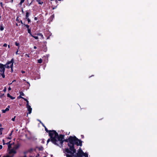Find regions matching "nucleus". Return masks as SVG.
<instances>
[{
  "instance_id": "obj_26",
  "label": "nucleus",
  "mask_w": 157,
  "mask_h": 157,
  "mask_svg": "<svg viewBox=\"0 0 157 157\" xmlns=\"http://www.w3.org/2000/svg\"><path fill=\"white\" fill-rule=\"evenodd\" d=\"M4 129L3 128H0V134L1 135L2 134V130Z\"/></svg>"
},
{
  "instance_id": "obj_23",
  "label": "nucleus",
  "mask_w": 157,
  "mask_h": 157,
  "mask_svg": "<svg viewBox=\"0 0 157 157\" xmlns=\"http://www.w3.org/2000/svg\"><path fill=\"white\" fill-rule=\"evenodd\" d=\"M83 155H84L85 157H88V154L86 153H84V154H83Z\"/></svg>"
},
{
  "instance_id": "obj_50",
  "label": "nucleus",
  "mask_w": 157,
  "mask_h": 157,
  "mask_svg": "<svg viewBox=\"0 0 157 157\" xmlns=\"http://www.w3.org/2000/svg\"><path fill=\"white\" fill-rule=\"evenodd\" d=\"M21 73H25V71H21Z\"/></svg>"
},
{
  "instance_id": "obj_9",
  "label": "nucleus",
  "mask_w": 157,
  "mask_h": 157,
  "mask_svg": "<svg viewBox=\"0 0 157 157\" xmlns=\"http://www.w3.org/2000/svg\"><path fill=\"white\" fill-rule=\"evenodd\" d=\"M30 14V13L29 12L26 11V14L25 16V19L29 18V16Z\"/></svg>"
},
{
  "instance_id": "obj_5",
  "label": "nucleus",
  "mask_w": 157,
  "mask_h": 157,
  "mask_svg": "<svg viewBox=\"0 0 157 157\" xmlns=\"http://www.w3.org/2000/svg\"><path fill=\"white\" fill-rule=\"evenodd\" d=\"M6 68L4 65L0 63V75L3 78H5V75L4 72L5 71V69Z\"/></svg>"
},
{
  "instance_id": "obj_40",
  "label": "nucleus",
  "mask_w": 157,
  "mask_h": 157,
  "mask_svg": "<svg viewBox=\"0 0 157 157\" xmlns=\"http://www.w3.org/2000/svg\"><path fill=\"white\" fill-rule=\"evenodd\" d=\"M18 97V98H22H22H23V97H22L21 96V95H19V96Z\"/></svg>"
},
{
  "instance_id": "obj_38",
  "label": "nucleus",
  "mask_w": 157,
  "mask_h": 157,
  "mask_svg": "<svg viewBox=\"0 0 157 157\" xmlns=\"http://www.w3.org/2000/svg\"><path fill=\"white\" fill-rule=\"evenodd\" d=\"M25 57H29V55H28V54H26L25 55Z\"/></svg>"
},
{
  "instance_id": "obj_55",
  "label": "nucleus",
  "mask_w": 157,
  "mask_h": 157,
  "mask_svg": "<svg viewBox=\"0 0 157 157\" xmlns=\"http://www.w3.org/2000/svg\"><path fill=\"white\" fill-rule=\"evenodd\" d=\"M7 139L11 140V137H8L7 138Z\"/></svg>"
},
{
  "instance_id": "obj_43",
  "label": "nucleus",
  "mask_w": 157,
  "mask_h": 157,
  "mask_svg": "<svg viewBox=\"0 0 157 157\" xmlns=\"http://www.w3.org/2000/svg\"><path fill=\"white\" fill-rule=\"evenodd\" d=\"M13 157V156H10L9 155H7V156H3V157Z\"/></svg>"
},
{
  "instance_id": "obj_64",
  "label": "nucleus",
  "mask_w": 157,
  "mask_h": 157,
  "mask_svg": "<svg viewBox=\"0 0 157 157\" xmlns=\"http://www.w3.org/2000/svg\"><path fill=\"white\" fill-rule=\"evenodd\" d=\"M12 83H10V84H9V85H10H10H11V84H12Z\"/></svg>"
},
{
  "instance_id": "obj_25",
  "label": "nucleus",
  "mask_w": 157,
  "mask_h": 157,
  "mask_svg": "<svg viewBox=\"0 0 157 157\" xmlns=\"http://www.w3.org/2000/svg\"><path fill=\"white\" fill-rule=\"evenodd\" d=\"M19 93L20 95L21 96H24L25 95L24 93L22 91L20 92Z\"/></svg>"
},
{
  "instance_id": "obj_2",
  "label": "nucleus",
  "mask_w": 157,
  "mask_h": 157,
  "mask_svg": "<svg viewBox=\"0 0 157 157\" xmlns=\"http://www.w3.org/2000/svg\"><path fill=\"white\" fill-rule=\"evenodd\" d=\"M48 134L51 139V141L55 145L56 144L57 140L59 136L57 132L55 130H50Z\"/></svg>"
},
{
  "instance_id": "obj_37",
  "label": "nucleus",
  "mask_w": 157,
  "mask_h": 157,
  "mask_svg": "<svg viewBox=\"0 0 157 157\" xmlns=\"http://www.w3.org/2000/svg\"><path fill=\"white\" fill-rule=\"evenodd\" d=\"M3 46L5 47H6L7 46V44L6 43L4 44Z\"/></svg>"
},
{
  "instance_id": "obj_35",
  "label": "nucleus",
  "mask_w": 157,
  "mask_h": 157,
  "mask_svg": "<svg viewBox=\"0 0 157 157\" xmlns=\"http://www.w3.org/2000/svg\"><path fill=\"white\" fill-rule=\"evenodd\" d=\"M50 141H51V139H50H50H48V140H47V144H48Z\"/></svg>"
},
{
  "instance_id": "obj_27",
  "label": "nucleus",
  "mask_w": 157,
  "mask_h": 157,
  "mask_svg": "<svg viewBox=\"0 0 157 157\" xmlns=\"http://www.w3.org/2000/svg\"><path fill=\"white\" fill-rule=\"evenodd\" d=\"M19 17L18 16L17 17L16 19V21H17L18 23H20V21L18 19Z\"/></svg>"
},
{
  "instance_id": "obj_1",
  "label": "nucleus",
  "mask_w": 157,
  "mask_h": 157,
  "mask_svg": "<svg viewBox=\"0 0 157 157\" xmlns=\"http://www.w3.org/2000/svg\"><path fill=\"white\" fill-rule=\"evenodd\" d=\"M69 143L67 144L69 148H65L63 149V152L65 153H71V151L73 153L75 152V145L77 146H82V141L78 139L75 136H70L69 137Z\"/></svg>"
},
{
  "instance_id": "obj_53",
  "label": "nucleus",
  "mask_w": 157,
  "mask_h": 157,
  "mask_svg": "<svg viewBox=\"0 0 157 157\" xmlns=\"http://www.w3.org/2000/svg\"><path fill=\"white\" fill-rule=\"evenodd\" d=\"M11 90V88L10 87H9L8 88V90Z\"/></svg>"
},
{
  "instance_id": "obj_59",
  "label": "nucleus",
  "mask_w": 157,
  "mask_h": 157,
  "mask_svg": "<svg viewBox=\"0 0 157 157\" xmlns=\"http://www.w3.org/2000/svg\"><path fill=\"white\" fill-rule=\"evenodd\" d=\"M16 25L17 26H18V24H17V23H16Z\"/></svg>"
},
{
  "instance_id": "obj_8",
  "label": "nucleus",
  "mask_w": 157,
  "mask_h": 157,
  "mask_svg": "<svg viewBox=\"0 0 157 157\" xmlns=\"http://www.w3.org/2000/svg\"><path fill=\"white\" fill-rule=\"evenodd\" d=\"M16 153V150L14 149L13 148L11 149L9 152V153L10 154L13 153V154H15Z\"/></svg>"
},
{
  "instance_id": "obj_7",
  "label": "nucleus",
  "mask_w": 157,
  "mask_h": 157,
  "mask_svg": "<svg viewBox=\"0 0 157 157\" xmlns=\"http://www.w3.org/2000/svg\"><path fill=\"white\" fill-rule=\"evenodd\" d=\"M26 107L27 108L28 111H29L28 113L30 114L32 112V108L29 105L26 106Z\"/></svg>"
},
{
  "instance_id": "obj_46",
  "label": "nucleus",
  "mask_w": 157,
  "mask_h": 157,
  "mask_svg": "<svg viewBox=\"0 0 157 157\" xmlns=\"http://www.w3.org/2000/svg\"><path fill=\"white\" fill-rule=\"evenodd\" d=\"M6 87H5L4 88V89L3 90V91H4V92H6Z\"/></svg>"
},
{
  "instance_id": "obj_41",
  "label": "nucleus",
  "mask_w": 157,
  "mask_h": 157,
  "mask_svg": "<svg viewBox=\"0 0 157 157\" xmlns=\"http://www.w3.org/2000/svg\"><path fill=\"white\" fill-rule=\"evenodd\" d=\"M47 51V49L46 48H45L44 49L43 51L44 52H46Z\"/></svg>"
},
{
  "instance_id": "obj_28",
  "label": "nucleus",
  "mask_w": 157,
  "mask_h": 157,
  "mask_svg": "<svg viewBox=\"0 0 157 157\" xmlns=\"http://www.w3.org/2000/svg\"><path fill=\"white\" fill-rule=\"evenodd\" d=\"M37 35L38 36H41L42 38H43V35L41 33H38Z\"/></svg>"
},
{
  "instance_id": "obj_58",
  "label": "nucleus",
  "mask_w": 157,
  "mask_h": 157,
  "mask_svg": "<svg viewBox=\"0 0 157 157\" xmlns=\"http://www.w3.org/2000/svg\"><path fill=\"white\" fill-rule=\"evenodd\" d=\"M8 47L9 48H10V46L9 45H8Z\"/></svg>"
},
{
  "instance_id": "obj_29",
  "label": "nucleus",
  "mask_w": 157,
  "mask_h": 157,
  "mask_svg": "<svg viewBox=\"0 0 157 157\" xmlns=\"http://www.w3.org/2000/svg\"><path fill=\"white\" fill-rule=\"evenodd\" d=\"M0 4L1 6L2 7V8L3 9H4V7H3V4L2 3V2H0Z\"/></svg>"
},
{
  "instance_id": "obj_52",
  "label": "nucleus",
  "mask_w": 157,
  "mask_h": 157,
  "mask_svg": "<svg viewBox=\"0 0 157 157\" xmlns=\"http://www.w3.org/2000/svg\"><path fill=\"white\" fill-rule=\"evenodd\" d=\"M18 147H19V146H17L15 147V149H17L18 148Z\"/></svg>"
},
{
  "instance_id": "obj_45",
  "label": "nucleus",
  "mask_w": 157,
  "mask_h": 157,
  "mask_svg": "<svg viewBox=\"0 0 157 157\" xmlns=\"http://www.w3.org/2000/svg\"><path fill=\"white\" fill-rule=\"evenodd\" d=\"M81 138H82V139L84 138V135H81Z\"/></svg>"
},
{
  "instance_id": "obj_42",
  "label": "nucleus",
  "mask_w": 157,
  "mask_h": 157,
  "mask_svg": "<svg viewBox=\"0 0 157 157\" xmlns=\"http://www.w3.org/2000/svg\"><path fill=\"white\" fill-rule=\"evenodd\" d=\"M22 99H24V101H27V99H26V98H23V97L22 98Z\"/></svg>"
},
{
  "instance_id": "obj_44",
  "label": "nucleus",
  "mask_w": 157,
  "mask_h": 157,
  "mask_svg": "<svg viewBox=\"0 0 157 157\" xmlns=\"http://www.w3.org/2000/svg\"><path fill=\"white\" fill-rule=\"evenodd\" d=\"M40 123L42 125V126L44 127V126H45L43 124V123H42L41 121H40Z\"/></svg>"
},
{
  "instance_id": "obj_33",
  "label": "nucleus",
  "mask_w": 157,
  "mask_h": 157,
  "mask_svg": "<svg viewBox=\"0 0 157 157\" xmlns=\"http://www.w3.org/2000/svg\"><path fill=\"white\" fill-rule=\"evenodd\" d=\"M54 17V15H52L50 17V18H51L52 19H53Z\"/></svg>"
},
{
  "instance_id": "obj_20",
  "label": "nucleus",
  "mask_w": 157,
  "mask_h": 157,
  "mask_svg": "<svg viewBox=\"0 0 157 157\" xmlns=\"http://www.w3.org/2000/svg\"><path fill=\"white\" fill-rule=\"evenodd\" d=\"M24 25H25L27 28V29H30L29 28V25H27V24H24Z\"/></svg>"
},
{
  "instance_id": "obj_60",
  "label": "nucleus",
  "mask_w": 157,
  "mask_h": 157,
  "mask_svg": "<svg viewBox=\"0 0 157 157\" xmlns=\"http://www.w3.org/2000/svg\"><path fill=\"white\" fill-rule=\"evenodd\" d=\"M13 0H11V2H13Z\"/></svg>"
},
{
  "instance_id": "obj_51",
  "label": "nucleus",
  "mask_w": 157,
  "mask_h": 157,
  "mask_svg": "<svg viewBox=\"0 0 157 157\" xmlns=\"http://www.w3.org/2000/svg\"><path fill=\"white\" fill-rule=\"evenodd\" d=\"M26 82L27 84H29V86H30V83H29V82Z\"/></svg>"
},
{
  "instance_id": "obj_57",
  "label": "nucleus",
  "mask_w": 157,
  "mask_h": 157,
  "mask_svg": "<svg viewBox=\"0 0 157 157\" xmlns=\"http://www.w3.org/2000/svg\"><path fill=\"white\" fill-rule=\"evenodd\" d=\"M7 108H8V109H9V108H10V106L9 105H8Z\"/></svg>"
},
{
  "instance_id": "obj_21",
  "label": "nucleus",
  "mask_w": 157,
  "mask_h": 157,
  "mask_svg": "<svg viewBox=\"0 0 157 157\" xmlns=\"http://www.w3.org/2000/svg\"><path fill=\"white\" fill-rule=\"evenodd\" d=\"M26 19L28 21V24H30L31 23V20L29 18ZM25 20H26V19H25Z\"/></svg>"
},
{
  "instance_id": "obj_31",
  "label": "nucleus",
  "mask_w": 157,
  "mask_h": 157,
  "mask_svg": "<svg viewBox=\"0 0 157 157\" xmlns=\"http://www.w3.org/2000/svg\"><path fill=\"white\" fill-rule=\"evenodd\" d=\"M15 117H16V116H14V117L12 119V120L13 121H15Z\"/></svg>"
},
{
  "instance_id": "obj_63",
  "label": "nucleus",
  "mask_w": 157,
  "mask_h": 157,
  "mask_svg": "<svg viewBox=\"0 0 157 157\" xmlns=\"http://www.w3.org/2000/svg\"><path fill=\"white\" fill-rule=\"evenodd\" d=\"M2 126V124H0V127L1 126Z\"/></svg>"
},
{
  "instance_id": "obj_17",
  "label": "nucleus",
  "mask_w": 157,
  "mask_h": 157,
  "mask_svg": "<svg viewBox=\"0 0 157 157\" xmlns=\"http://www.w3.org/2000/svg\"><path fill=\"white\" fill-rule=\"evenodd\" d=\"M27 1L28 2L27 3V5L28 6H30L32 4V2H33V1H32L31 2V3H29V2H28V0H27Z\"/></svg>"
},
{
  "instance_id": "obj_12",
  "label": "nucleus",
  "mask_w": 157,
  "mask_h": 157,
  "mask_svg": "<svg viewBox=\"0 0 157 157\" xmlns=\"http://www.w3.org/2000/svg\"><path fill=\"white\" fill-rule=\"evenodd\" d=\"M4 29V27L2 24L0 26V30L2 31Z\"/></svg>"
},
{
  "instance_id": "obj_47",
  "label": "nucleus",
  "mask_w": 157,
  "mask_h": 157,
  "mask_svg": "<svg viewBox=\"0 0 157 157\" xmlns=\"http://www.w3.org/2000/svg\"><path fill=\"white\" fill-rule=\"evenodd\" d=\"M2 148V145H0V150Z\"/></svg>"
},
{
  "instance_id": "obj_49",
  "label": "nucleus",
  "mask_w": 157,
  "mask_h": 157,
  "mask_svg": "<svg viewBox=\"0 0 157 157\" xmlns=\"http://www.w3.org/2000/svg\"><path fill=\"white\" fill-rule=\"evenodd\" d=\"M18 50H17V52H16V55H18Z\"/></svg>"
},
{
  "instance_id": "obj_13",
  "label": "nucleus",
  "mask_w": 157,
  "mask_h": 157,
  "mask_svg": "<svg viewBox=\"0 0 157 157\" xmlns=\"http://www.w3.org/2000/svg\"><path fill=\"white\" fill-rule=\"evenodd\" d=\"M27 30H28V33H29L30 34V36H33V34H32V33L31 32V29H27Z\"/></svg>"
},
{
  "instance_id": "obj_48",
  "label": "nucleus",
  "mask_w": 157,
  "mask_h": 157,
  "mask_svg": "<svg viewBox=\"0 0 157 157\" xmlns=\"http://www.w3.org/2000/svg\"><path fill=\"white\" fill-rule=\"evenodd\" d=\"M34 20H37V17H34Z\"/></svg>"
},
{
  "instance_id": "obj_36",
  "label": "nucleus",
  "mask_w": 157,
  "mask_h": 157,
  "mask_svg": "<svg viewBox=\"0 0 157 157\" xmlns=\"http://www.w3.org/2000/svg\"><path fill=\"white\" fill-rule=\"evenodd\" d=\"M11 142V141H9L8 142H7V143H6V144L7 145H9L10 144H10V143Z\"/></svg>"
},
{
  "instance_id": "obj_32",
  "label": "nucleus",
  "mask_w": 157,
  "mask_h": 157,
  "mask_svg": "<svg viewBox=\"0 0 157 157\" xmlns=\"http://www.w3.org/2000/svg\"><path fill=\"white\" fill-rule=\"evenodd\" d=\"M2 142L3 145H4L6 144V143H5V140L4 139L2 140Z\"/></svg>"
},
{
  "instance_id": "obj_22",
  "label": "nucleus",
  "mask_w": 157,
  "mask_h": 157,
  "mask_svg": "<svg viewBox=\"0 0 157 157\" xmlns=\"http://www.w3.org/2000/svg\"><path fill=\"white\" fill-rule=\"evenodd\" d=\"M15 44L16 46H18V48H19L20 46L19 44L17 42L15 43Z\"/></svg>"
},
{
  "instance_id": "obj_3",
  "label": "nucleus",
  "mask_w": 157,
  "mask_h": 157,
  "mask_svg": "<svg viewBox=\"0 0 157 157\" xmlns=\"http://www.w3.org/2000/svg\"><path fill=\"white\" fill-rule=\"evenodd\" d=\"M64 154V155L67 157H82L84 152L80 148L77 153H76V150H75V152L74 153H73L72 151H71V153H65Z\"/></svg>"
},
{
  "instance_id": "obj_54",
  "label": "nucleus",
  "mask_w": 157,
  "mask_h": 157,
  "mask_svg": "<svg viewBox=\"0 0 157 157\" xmlns=\"http://www.w3.org/2000/svg\"><path fill=\"white\" fill-rule=\"evenodd\" d=\"M20 22H21V23L22 24H23V22H22V21L21 20V21H20Z\"/></svg>"
},
{
  "instance_id": "obj_30",
  "label": "nucleus",
  "mask_w": 157,
  "mask_h": 157,
  "mask_svg": "<svg viewBox=\"0 0 157 157\" xmlns=\"http://www.w3.org/2000/svg\"><path fill=\"white\" fill-rule=\"evenodd\" d=\"M13 132V130H12L11 131L10 133L9 134V136H11V135H12V134Z\"/></svg>"
},
{
  "instance_id": "obj_39",
  "label": "nucleus",
  "mask_w": 157,
  "mask_h": 157,
  "mask_svg": "<svg viewBox=\"0 0 157 157\" xmlns=\"http://www.w3.org/2000/svg\"><path fill=\"white\" fill-rule=\"evenodd\" d=\"M26 102H27L26 106L29 105V101L28 100H27V101H26Z\"/></svg>"
},
{
  "instance_id": "obj_61",
  "label": "nucleus",
  "mask_w": 157,
  "mask_h": 157,
  "mask_svg": "<svg viewBox=\"0 0 157 157\" xmlns=\"http://www.w3.org/2000/svg\"><path fill=\"white\" fill-rule=\"evenodd\" d=\"M23 80L24 81H25V82L26 81V80H25V79H23Z\"/></svg>"
},
{
  "instance_id": "obj_24",
  "label": "nucleus",
  "mask_w": 157,
  "mask_h": 157,
  "mask_svg": "<svg viewBox=\"0 0 157 157\" xmlns=\"http://www.w3.org/2000/svg\"><path fill=\"white\" fill-rule=\"evenodd\" d=\"M33 37L35 39L37 40L38 39V37L37 36H34L33 35V36H31Z\"/></svg>"
},
{
  "instance_id": "obj_56",
  "label": "nucleus",
  "mask_w": 157,
  "mask_h": 157,
  "mask_svg": "<svg viewBox=\"0 0 157 157\" xmlns=\"http://www.w3.org/2000/svg\"><path fill=\"white\" fill-rule=\"evenodd\" d=\"M33 48L34 49H36L37 48V47L36 46H34V47H33Z\"/></svg>"
},
{
  "instance_id": "obj_18",
  "label": "nucleus",
  "mask_w": 157,
  "mask_h": 157,
  "mask_svg": "<svg viewBox=\"0 0 157 157\" xmlns=\"http://www.w3.org/2000/svg\"><path fill=\"white\" fill-rule=\"evenodd\" d=\"M38 149L39 151H42L43 150L44 148L42 147L41 146L38 147Z\"/></svg>"
},
{
  "instance_id": "obj_14",
  "label": "nucleus",
  "mask_w": 157,
  "mask_h": 157,
  "mask_svg": "<svg viewBox=\"0 0 157 157\" xmlns=\"http://www.w3.org/2000/svg\"><path fill=\"white\" fill-rule=\"evenodd\" d=\"M38 3L40 5H42L43 3V2L40 0H36Z\"/></svg>"
},
{
  "instance_id": "obj_10",
  "label": "nucleus",
  "mask_w": 157,
  "mask_h": 157,
  "mask_svg": "<svg viewBox=\"0 0 157 157\" xmlns=\"http://www.w3.org/2000/svg\"><path fill=\"white\" fill-rule=\"evenodd\" d=\"M7 96L10 98H11V99H14L15 98L14 97H13L11 96L10 95V94H9V93H8L7 94Z\"/></svg>"
},
{
  "instance_id": "obj_19",
  "label": "nucleus",
  "mask_w": 157,
  "mask_h": 157,
  "mask_svg": "<svg viewBox=\"0 0 157 157\" xmlns=\"http://www.w3.org/2000/svg\"><path fill=\"white\" fill-rule=\"evenodd\" d=\"M42 60L41 59H40L37 60V62L39 63H42Z\"/></svg>"
},
{
  "instance_id": "obj_62",
  "label": "nucleus",
  "mask_w": 157,
  "mask_h": 157,
  "mask_svg": "<svg viewBox=\"0 0 157 157\" xmlns=\"http://www.w3.org/2000/svg\"><path fill=\"white\" fill-rule=\"evenodd\" d=\"M15 81H16V80H13V81L12 82H14Z\"/></svg>"
},
{
  "instance_id": "obj_16",
  "label": "nucleus",
  "mask_w": 157,
  "mask_h": 157,
  "mask_svg": "<svg viewBox=\"0 0 157 157\" xmlns=\"http://www.w3.org/2000/svg\"><path fill=\"white\" fill-rule=\"evenodd\" d=\"M44 129H45V131H46V132L47 133H49L50 131V130H48L47 128L46 127V126H44Z\"/></svg>"
},
{
  "instance_id": "obj_34",
  "label": "nucleus",
  "mask_w": 157,
  "mask_h": 157,
  "mask_svg": "<svg viewBox=\"0 0 157 157\" xmlns=\"http://www.w3.org/2000/svg\"><path fill=\"white\" fill-rule=\"evenodd\" d=\"M11 145L12 144H10L9 145H8V147L9 148H10L11 147Z\"/></svg>"
},
{
  "instance_id": "obj_6",
  "label": "nucleus",
  "mask_w": 157,
  "mask_h": 157,
  "mask_svg": "<svg viewBox=\"0 0 157 157\" xmlns=\"http://www.w3.org/2000/svg\"><path fill=\"white\" fill-rule=\"evenodd\" d=\"M12 63L13 64L14 63V59L13 58H12L10 61H8L4 65L6 68L9 69Z\"/></svg>"
},
{
  "instance_id": "obj_11",
  "label": "nucleus",
  "mask_w": 157,
  "mask_h": 157,
  "mask_svg": "<svg viewBox=\"0 0 157 157\" xmlns=\"http://www.w3.org/2000/svg\"><path fill=\"white\" fill-rule=\"evenodd\" d=\"M9 110V109L8 108H6L5 109H2V112L3 113H5L6 111H8Z\"/></svg>"
},
{
  "instance_id": "obj_15",
  "label": "nucleus",
  "mask_w": 157,
  "mask_h": 157,
  "mask_svg": "<svg viewBox=\"0 0 157 157\" xmlns=\"http://www.w3.org/2000/svg\"><path fill=\"white\" fill-rule=\"evenodd\" d=\"M13 64L12 63V64L10 66V68H11V73L13 72Z\"/></svg>"
},
{
  "instance_id": "obj_4",
  "label": "nucleus",
  "mask_w": 157,
  "mask_h": 157,
  "mask_svg": "<svg viewBox=\"0 0 157 157\" xmlns=\"http://www.w3.org/2000/svg\"><path fill=\"white\" fill-rule=\"evenodd\" d=\"M65 135L63 134L59 135V136L57 140L56 144L55 145L59 147L60 148L63 147V143L64 142H69V138L68 139H64Z\"/></svg>"
}]
</instances>
